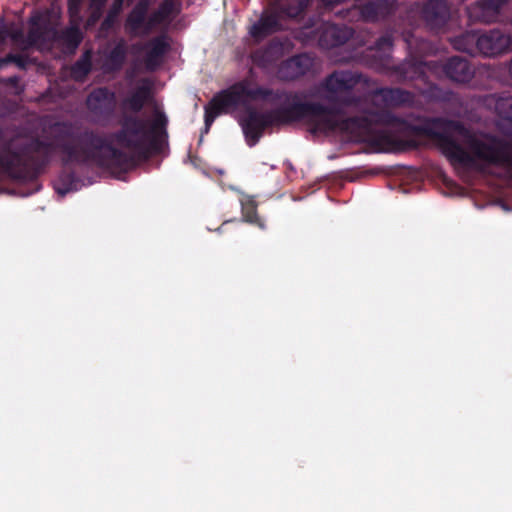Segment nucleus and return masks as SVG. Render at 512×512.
<instances>
[{"label": "nucleus", "mask_w": 512, "mask_h": 512, "mask_svg": "<svg viewBox=\"0 0 512 512\" xmlns=\"http://www.w3.org/2000/svg\"><path fill=\"white\" fill-rule=\"evenodd\" d=\"M295 120H305L312 134L339 133L350 141L364 143L369 152L405 151L431 141L444 156L456 160V122L444 119H424L410 125L381 110L369 112L363 119L343 120L337 111L300 103L271 113L251 111L241 120V126L249 145L253 146L267 126Z\"/></svg>", "instance_id": "nucleus-1"}, {"label": "nucleus", "mask_w": 512, "mask_h": 512, "mask_svg": "<svg viewBox=\"0 0 512 512\" xmlns=\"http://www.w3.org/2000/svg\"><path fill=\"white\" fill-rule=\"evenodd\" d=\"M141 162H62L52 180L55 193L63 198L91 185L96 178H113L125 181L127 174Z\"/></svg>", "instance_id": "nucleus-2"}, {"label": "nucleus", "mask_w": 512, "mask_h": 512, "mask_svg": "<svg viewBox=\"0 0 512 512\" xmlns=\"http://www.w3.org/2000/svg\"><path fill=\"white\" fill-rule=\"evenodd\" d=\"M167 117L162 110L155 108L150 127L143 120L128 119L117 136L119 145L152 155L159 151L167 136Z\"/></svg>", "instance_id": "nucleus-3"}, {"label": "nucleus", "mask_w": 512, "mask_h": 512, "mask_svg": "<svg viewBox=\"0 0 512 512\" xmlns=\"http://www.w3.org/2000/svg\"><path fill=\"white\" fill-rule=\"evenodd\" d=\"M49 162H0V193L11 192L23 197L41 189L39 177Z\"/></svg>", "instance_id": "nucleus-4"}, {"label": "nucleus", "mask_w": 512, "mask_h": 512, "mask_svg": "<svg viewBox=\"0 0 512 512\" xmlns=\"http://www.w3.org/2000/svg\"><path fill=\"white\" fill-rule=\"evenodd\" d=\"M270 94L268 89L253 86L248 81L236 83L212 99L206 109V124L209 125L217 115L231 107L250 99H266Z\"/></svg>", "instance_id": "nucleus-5"}, {"label": "nucleus", "mask_w": 512, "mask_h": 512, "mask_svg": "<svg viewBox=\"0 0 512 512\" xmlns=\"http://www.w3.org/2000/svg\"><path fill=\"white\" fill-rule=\"evenodd\" d=\"M379 175L396 176L403 182L424 181L428 176L427 171L411 166L394 165V166H377L374 168L357 167L345 169L332 173V179H343L350 182L373 178Z\"/></svg>", "instance_id": "nucleus-6"}, {"label": "nucleus", "mask_w": 512, "mask_h": 512, "mask_svg": "<svg viewBox=\"0 0 512 512\" xmlns=\"http://www.w3.org/2000/svg\"><path fill=\"white\" fill-rule=\"evenodd\" d=\"M361 85L362 79L358 75L351 72L333 73L325 83L326 90L329 93L327 98L342 104H351L352 100L349 98L350 90Z\"/></svg>", "instance_id": "nucleus-7"}, {"label": "nucleus", "mask_w": 512, "mask_h": 512, "mask_svg": "<svg viewBox=\"0 0 512 512\" xmlns=\"http://www.w3.org/2000/svg\"><path fill=\"white\" fill-rule=\"evenodd\" d=\"M512 45L509 36L498 30L490 31L477 38V51L485 56H497L509 51Z\"/></svg>", "instance_id": "nucleus-8"}, {"label": "nucleus", "mask_w": 512, "mask_h": 512, "mask_svg": "<svg viewBox=\"0 0 512 512\" xmlns=\"http://www.w3.org/2000/svg\"><path fill=\"white\" fill-rule=\"evenodd\" d=\"M506 0H481L468 8L469 18L473 21L490 23L496 20L500 7Z\"/></svg>", "instance_id": "nucleus-9"}, {"label": "nucleus", "mask_w": 512, "mask_h": 512, "mask_svg": "<svg viewBox=\"0 0 512 512\" xmlns=\"http://www.w3.org/2000/svg\"><path fill=\"white\" fill-rule=\"evenodd\" d=\"M312 64V58L306 54L292 57L280 66L278 76L283 80H293L305 74Z\"/></svg>", "instance_id": "nucleus-10"}, {"label": "nucleus", "mask_w": 512, "mask_h": 512, "mask_svg": "<svg viewBox=\"0 0 512 512\" xmlns=\"http://www.w3.org/2000/svg\"><path fill=\"white\" fill-rule=\"evenodd\" d=\"M178 12L177 0H163L158 9L150 15L143 32L149 33L154 27L168 22Z\"/></svg>", "instance_id": "nucleus-11"}, {"label": "nucleus", "mask_w": 512, "mask_h": 512, "mask_svg": "<svg viewBox=\"0 0 512 512\" xmlns=\"http://www.w3.org/2000/svg\"><path fill=\"white\" fill-rule=\"evenodd\" d=\"M350 36L351 30L347 27L326 23L322 26L319 43L323 47H333L344 43Z\"/></svg>", "instance_id": "nucleus-12"}, {"label": "nucleus", "mask_w": 512, "mask_h": 512, "mask_svg": "<svg viewBox=\"0 0 512 512\" xmlns=\"http://www.w3.org/2000/svg\"><path fill=\"white\" fill-rule=\"evenodd\" d=\"M169 44L164 36L156 37L146 45L145 65L148 70L156 69L162 62Z\"/></svg>", "instance_id": "nucleus-13"}, {"label": "nucleus", "mask_w": 512, "mask_h": 512, "mask_svg": "<svg viewBox=\"0 0 512 512\" xmlns=\"http://www.w3.org/2000/svg\"><path fill=\"white\" fill-rule=\"evenodd\" d=\"M280 28L279 15L276 12L265 11L260 20L251 27L250 34L254 38H262Z\"/></svg>", "instance_id": "nucleus-14"}, {"label": "nucleus", "mask_w": 512, "mask_h": 512, "mask_svg": "<svg viewBox=\"0 0 512 512\" xmlns=\"http://www.w3.org/2000/svg\"><path fill=\"white\" fill-rule=\"evenodd\" d=\"M445 74L456 82H466L472 76L471 69L466 60L453 57L444 67Z\"/></svg>", "instance_id": "nucleus-15"}, {"label": "nucleus", "mask_w": 512, "mask_h": 512, "mask_svg": "<svg viewBox=\"0 0 512 512\" xmlns=\"http://www.w3.org/2000/svg\"><path fill=\"white\" fill-rule=\"evenodd\" d=\"M448 6L443 0H430L423 8V17L428 23L438 24L444 22L448 16Z\"/></svg>", "instance_id": "nucleus-16"}, {"label": "nucleus", "mask_w": 512, "mask_h": 512, "mask_svg": "<svg viewBox=\"0 0 512 512\" xmlns=\"http://www.w3.org/2000/svg\"><path fill=\"white\" fill-rule=\"evenodd\" d=\"M241 212L245 222L256 225L260 229L266 228L264 220L257 213V203L252 197L246 196L241 199Z\"/></svg>", "instance_id": "nucleus-17"}, {"label": "nucleus", "mask_w": 512, "mask_h": 512, "mask_svg": "<svg viewBox=\"0 0 512 512\" xmlns=\"http://www.w3.org/2000/svg\"><path fill=\"white\" fill-rule=\"evenodd\" d=\"M409 98V93L399 89H381L372 95V100L374 102L382 100L385 102V106L387 107L406 102Z\"/></svg>", "instance_id": "nucleus-18"}, {"label": "nucleus", "mask_w": 512, "mask_h": 512, "mask_svg": "<svg viewBox=\"0 0 512 512\" xmlns=\"http://www.w3.org/2000/svg\"><path fill=\"white\" fill-rule=\"evenodd\" d=\"M114 98V93L106 88H99L89 95L87 104L91 109H99L112 104Z\"/></svg>", "instance_id": "nucleus-19"}, {"label": "nucleus", "mask_w": 512, "mask_h": 512, "mask_svg": "<svg viewBox=\"0 0 512 512\" xmlns=\"http://www.w3.org/2000/svg\"><path fill=\"white\" fill-rule=\"evenodd\" d=\"M487 102L489 106H494L495 112L501 118L512 122V97L496 98L491 96Z\"/></svg>", "instance_id": "nucleus-20"}, {"label": "nucleus", "mask_w": 512, "mask_h": 512, "mask_svg": "<svg viewBox=\"0 0 512 512\" xmlns=\"http://www.w3.org/2000/svg\"><path fill=\"white\" fill-rule=\"evenodd\" d=\"M477 38L478 35L474 32H467L452 40L455 49L469 54L477 51Z\"/></svg>", "instance_id": "nucleus-21"}, {"label": "nucleus", "mask_w": 512, "mask_h": 512, "mask_svg": "<svg viewBox=\"0 0 512 512\" xmlns=\"http://www.w3.org/2000/svg\"><path fill=\"white\" fill-rule=\"evenodd\" d=\"M150 93V85L144 81L140 87L127 100L128 107L137 112L142 109Z\"/></svg>", "instance_id": "nucleus-22"}, {"label": "nucleus", "mask_w": 512, "mask_h": 512, "mask_svg": "<svg viewBox=\"0 0 512 512\" xmlns=\"http://www.w3.org/2000/svg\"><path fill=\"white\" fill-rule=\"evenodd\" d=\"M387 12V3L383 0L376 3H368L361 8V15L366 21H375L383 17Z\"/></svg>", "instance_id": "nucleus-23"}, {"label": "nucleus", "mask_w": 512, "mask_h": 512, "mask_svg": "<svg viewBox=\"0 0 512 512\" xmlns=\"http://www.w3.org/2000/svg\"><path fill=\"white\" fill-rule=\"evenodd\" d=\"M125 45L123 42L117 44L111 51L108 58V66L111 70L119 69L125 59Z\"/></svg>", "instance_id": "nucleus-24"}, {"label": "nucleus", "mask_w": 512, "mask_h": 512, "mask_svg": "<svg viewBox=\"0 0 512 512\" xmlns=\"http://www.w3.org/2000/svg\"><path fill=\"white\" fill-rule=\"evenodd\" d=\"M144 13H145V8H141V9L135 8L128 18V24H129L131 30L134 31L135 33L145 34L143 32L145 30V28L142 29V24L144 21ZM144 27H146V24L144 25Z\"/></svg>", "instance_id": "nucleus-25"}, {"label": "nucleus", "mask_w": 512, "mask_h": 512, "mask_svg": "<svg viewBox=\"0 0 512 512\" xmlns=\"http://www.w3.org/2000/svg\"><path fill=\"white\" fill-rule=\"evenodd\" d=\"M91 69L89 54L84 55L72 68V75L76 79H82Z\"/></svg>", "instance_id": "nucleus-26"}, {"label": "nucleus", "mask_w": 512, "mask_h": 512, "mask_svg": "<svg viewBox=\"0 0 512 512\" xmlns=\"http://www.w3.org/2000/svg\"><path fill=\"white\" fill-rule=\"evenodd\" d=\"M64 37L67 44L75 49L82 40V33L77 26H72L65 31Z\"/></svg>", "instance_id": "nucleus-27"}, {"label": "nucleus", "mask_w": 512, "mask_h": 512, "mask_svg": "<svg viewBox=\"0 0 512 512\" xmlns=\"http://www.w3.org/2000/svg\"><path fill=\"white\" fill-rule=\"evenodd\" d=\"M10 62L15 63L21 68L25 66V60L23 57L17 55H8L6 58L0 60V68Z\"/></svg>", "instance_id": "nucleus-28"}, {"label": "nucleus", "mask_w": 512, "mask_h": 512, "mask_svg": "<svg viewBox=\"0 0 512 512\" xmlns=\"http://www.w3.org/2000/svg\"><path fill=\"white\" fill-rule=\"evenodd\" d=\"M392 47V39L390 36H385L379 39L376 44V50L386 52L389 51Z\"/></svg>", "instance_id": "nucleus-29"}, {"label": "nucleus", "mask_w": 512, "mask_h": 512, "mask_svg": "<svg viewBox=\"0 0 512 512\" xmlns=\"http://www.w3.org/2000/svg\"><path fill=\"white\" fill-rule=\"evenodd\" d=\"M82 0H68V10L72 18H76L80 12Z\"/></svg>", "instance_id": "nucleus-30"}, {"label": "nucleus", "mask_w": 512, "mask_h": 512, "mask_svg": "<svg viewBox=\"0 0 512 512\" xmlns=\"http://www.w3.org/2000/svg\"><path fill=\"white\" fill-rule=\"evenodd\" d=\"M40 33L38 31V28L32 27L28 34V45L33 46L37 45L40 39Z\"/></svg>", "instance_id": "nucleus-31"}, {"label": "nucleus", "mask_w": 512, "mask_h": 512, "mask_svg": "<svg viewBox=\"0 0 512 512\" xmlns=\"http://www.w3.org/2000/svg\"><path fill=\"white\" fill-rule=\"evenodd\" d=\"M21 33L19 31H13L12 33L8 34V32L5 30V29H2L0 31V48L2 47V45L4 44V41L6 39L7 36H10L14 41H17L18 39V36L20 35Z\"/></svg>", "instance_id": "nucleus-32"}, {"label": "nucleus", "mask_w": 512, "mask_h": 512, "mask_svg": "<svg viewBox=\"0 0 512 512\" xmlns=\"http://www.w3.org/2000/svg\"><path fill=\"white\" fill-rule=\"evenodd\" d=\"M305 7V4L303 2L299 3V6L296 9H288L286 11V14L289 17H296Z\"/></svg>", "instance_id": "nucleus-33"}, {"label": "nucleus", "mask_w": 512, "mask_h": 512, "mask_svg": "<svg viewBox=\"0 0 512 512\" xmlns=\"http://www.w3.org/2000/svg\"><path fill=\"white\" fill-rule=\"evenodd\" d=\"M203 173L209 178H214L216 173L221 175L224 172L221 169H217L215 171H206L205 169H203Z\"/></svg>", "instance_id": "nucleus-34"}, {"label": "nucleus", "mask_w": 512, "mask_h": 512, "mask_svg": "<svg viewBox=\"0 0 512 512\" xmlns=\"http://www.w3.org/2000/svg\"><path fill=\"white\" fill-rule=\"evenodd\" d=\"M91 1V6L92 7H96L97 9H100L106 0H90Z\"/></svg>", "instance_id": "nucleus-35"}, {"label": "nucleus", "mask_w": 512, "mask_h": 512, "mask_svg": "<svg viewBox=\"0 0 512 512\" xmlns=\"http://www.w3.org/2000/svg\"><path fill=\"white\" fill-rule=\"evenodd\" d=\"M191 163H192V164H194V165H195V167H199V166H200V164H204L205 162H196V161H193V162H191Z\"/></svg>", "instance_id": "nucleus-36"}, {"label": "nucleus", "mask_w": 512, "mask_h": 512, "mask_svg": "<svg viewBox=\"0 0 512 512\" xmlns=\"http://www.w3.org/2000/svg\"><path fill=\"white\" fill-rule=\"evenodd\" d=\"M442 177H443V182L448 185L449 181L447 180L446 176L442 175Z\"/></svg>", "instance_id": "nucleus-37"}, {"label": "nucleus", "mask_w": 512, "mask_h": 512, "mask_svg": "<svg viewBox=\"0 0 512 512\" xmlns=\"http://www.w3.org/2000/svg\"><path fill=\"white\" fill-rule=\"evenodd\" d=\"M510 69H511V71H512V63H511V68H510Z\"/></svg>", "instance_id": "nucleus-38"}]
</instances>
